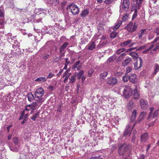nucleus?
<instances>
[{
	"label": "nucleus",
	"instance_id": "obj_1",
	"mask_svg": "<svg viewBox=\"0 0 159 159\" xmlns=\"http://www.w3.org/2000/svg\"><path fill=\"white\" fill-rule=\"evenodd\" d=\"M131 146L125 143L122 144L119 147L118 152L120 156H125L127 157L131 152Z\"/></svg>",
	"mask_w": 159,
	"mask_h": 159
},
{
	"label": "nucleus",
	"instance_id": "obj_2",
	"mask_svg": "<svg viewBox=\"0 0 159 159\" xmlns=\"http://www.w3.org/2000/svg\"><path fill=\"white\" fill-rule=\"evenodd\" d=\"M132 94V90L130 86L127 85L125 86L124 89L123 94L124 97L126 98H129Z\"/></svg>",
	"mask_w": 159,
	"mask_h": 159
},
{
	"label": "nucleus",
	"instance_id": "obj_3",
	"mask_svg": "<svg viewBox=\"0 0 159 159\" xmlns=\"http://www.w3.org/2000/svg\"><path fill=\"white\" fill-rule=\"evenodd\" d=\"M106 81L108 84L111 86L116 84L118 82V80L116 78L112 77H108Z\"/></svg>",
	"mask_w": 159,
	"mask_h": 159
},
{
	"label": "nucleus",
	"instance_id": "obj_4",
	"mask_svg": "<svg viewBox=\"0 0 159 159\" xmlns=\"http://www.w3.org/2000/svg\"><path fill=\"white\" fill-rule=\"evenodd\" d=\"M137 25V24L135 23L133 26V23L130 22L127 25L125 28L129 32L132 33L136 31Z\"/></svg>",
	"mask_w": 159,
	"mask_h": 159
},
{
	"label": "nucleus",
	"instance_id": "obj_5",
	"mask_svg": "<svg viewBox=\"0 0 159 159\" xmlns=\"http://www.w3.org/2000/svg\"><path fill=\"white\" fill-rule=\"evenodd\" d=\"M130 2L129 0H123L120 7L125 11H127L129 7Z\"/></svg>",
	"mask_w": 159,
	"mask_h": 159
},
{
	"label": "nucleus",
	"instance_id": "obj_6",
	"mask_svg": "<svg viewBox=\"0 0 159 159\" xmlns=\"http://www.w3.org/2000/svg\"><path fill=\"white\" fill-rule=\"evenodd\" d=\"M133 127L134 126H132L130 124L126 126L123 132V135L124 136H126L128 134H129V135L130 136Z\"/></svg>",
	"mask_w": 159,
	"mask_h": 159
},
{
	"label": "nucleus",
	"instance_id": "obj_7",
	"mask_svg": "<svg viewBox=\"0 0 159 159\" xmlns=\"http://www.w3.org/2000/svg\"><path fill=\"white\" fill-rule=\"evenodd\" d=\"M44 93V90L42 88H39L37 89L35 92V97L37 98H42Z\"/></svg>",
	"mask_w": 159,
	"mask_h": 159
},
{
	"label": "nucleus",
	"instance_id": "obj_8",
	"mask_svg": "<svg viewBox=\"0 0 159 159\" xmlns=\"http://www.w3.org/2000/svg\"><path fill=\"white\" fill-rule=\"evenodd\" d=\"M70 9L74 15L77 14L79 13V10L78 7L73 4L70 5Z\"/></svg>",
	"mask_w": 159,
	"mask_h": 159
},
{
	"label": "nucleus",
	"instance_id": "obj_9",
	"mask_svg": "<svg viewBox=\"0 0 159 159\" xmlns=\"http://www.w3.org/2000/svg\"><path fill=\"white\" fill-rule=\"evenodd\" d=\"M143 63V61L141 57H139V60H136V62L134 64V68L135 70H137L140 68Z\"/></svg>",
	"mask_w": 159,
	"mask_h": 159
},
{
	"label": "nucleus",
	"instance_id": "obj_10",
	"mask_svg": "<svg viewBox=\"0 0 159 159\" xmlns=\"http://www.w3.org/2000/svg\"><path fill=\"white\" fill-rule=\"evenodd\" d=\"M140 105L141 108L143 110L146 109L148 106V102L143 99H140Z\"/></svg>",
	"mask_w": 159,
	"mask_h": 159
},
{
	"label": "nucleus",
	"instance_id": "obj_11",
	"mask_svg": "<svg viewBox=\"0 0 159 159\" xmlns=\"http://www.w3.org/2000/svg\"><path fill=\"white\" fill-rule=\"evenodd\" d=\"M147 113L145 112H142L139 115V117L136 122V123H139L146 116Z\"/></svg>",
	"mask_w": 159,
	"mask_h": 159
},
{
	"label": "nucleus",
	"instance_id": "obj_12",
	"mask_svg": "<svg viewBox=\"0 0 159 159\" xmlns=\"http://www.w3.org/2000/svg\"><path fill=\"white\" fill-rule=\"evenodd\" d=\"M159 109L156 110L153 112L152 113V115H151L150 116V115H148L147 119L148 120H149L152 118H153L157 117L159 114Z\"/></svg>",
	"mask_w": 159,
	"mask_h": 159
},
{
	"label": "nucleus",
	"instance_id": "obj_13",
	"mask_svg": "<svg viewBox=\"0 0 159 159\" xmlns=\"http://www.w3.org/2000/svg\"><path fill=\"white\" fill-rule=\"evenodd\" d=\"M136 77V75L134 74H132L129 76V78L130 81L133 83H136L138 81Z\"/></svg>",
	"mask_w": 159,
	"mask_h": 159
},
{
	"label": "nucleus",
	"instance_id": "obj_14",
	"mask_svg": "<svg viewBox=\"0 0 159 159\" xmlns=\"http://www.w3.org/2000/svg\"><path fill=\"white\" fill-rule=\"evenodd\" d=\"M81 64L80 63V61L79 60L76 61L72 66V68L74 69L76 68L78 70H79L81 68Z\"/></svg>",
	"mask_w": 159,
	"mask_h": 159
},
{
	"label": "nucleus",
	"instance_id": "obj_15",
	"mask_svg": "<svg viewBox=\"0 0 159 159\" xmlns=\"http://www.w3.org/2000/svg\"><path fill=\"white\" fill-rule=\"evenodd\" d=\"M108 43L107 40L101 41L99 44L97 46V48L98 49H100L106 46Z\"/></svg>",
	"mask_w": 159,
	"mask_h": 159
},
{
	"label": "nucleus",
	"instance_id": "obj_16",
	"mask_svg": "<svg viewBox=\"0 0 159 159\" xmlns=\"http://www.w3.org/2000/svg\"><path fill=\"white\" fill-rule=\"evenodd\" d=\"M25 111H23L21 113V116L19 119V120L24 119L23 121L21 122V124H23L25 123L27 121L28 119L25 116Z\"/></svg>",
	"mask_w": 159,
	"mask_h": 159
},
{
	"label": "nucleus",
	"instance_id": "obj_17",
	"mask_svg": "<svg viewBox=\"0 0 159 159\" xmlns=\"http://www.w3.org/2000/svg\"><path fill=\"white\" fill-rule=\"evenodd\" d=\"M148 138V133H144L141 136V141L142 142H145L147 141Z\"/></svg>",
	"mask_w": 159,
	"mask_h": 159
},
{
	"label": "nucleus",
	"instance_id": "obj_18",
	"mask_svg": "<svg viewBox=\"0 0 159 159\" xmlns=\"http://www.w3.org/2000/svg\"><path fill=\"white\" fill-rule=\"evenodd\" d=\"M131 61L132 59L131 58L126 59L122 61V66H126Z\"/></svg>",
	"mask_w": 159,
	"mask_h": 159
},
{
	"label": "nucleus",
	"instance_id": "obj_19",
	"mask_svg": "<svg viewBox=\"0 0 159 159\" xmlns=\"http://www.w3.org/2000/svg\"><path fill=\"white\" fill-rule=\"evenodd\" d=\"M95 46L94 42H91L88 45V48L89 50H92L95 48Z\"/></svg>",
	"mask_w": 159,
	"mask_h": 159
},
{
	"label": "nucleus",
	"instance_id": "obj_20",
	"mask_svg": "<svg viewBox=\"0 0 159 159\" xmlns=\"http://www.w3.org/2000/svg\"><path fill=\"white\" fill-rule=\"evenodd\" d=\"M134 107V102L131 101H130L129 102L127 105V108L129 110H131Z\"/></svg>",
	"mask_w": 159,
	"mask_h": 159
},
{
	"label": "nucleus",
	"instance_id": "obj_21",
	"mask_svg": "<svg viewBox=\"0 0 159 159\" xmlns=\"http://www.w3.org/2000/svg\"><path fill=\"white\" fill-rule=\"evenodd\" d=\"M132 42L131 40H127L126 41L124 42L121 43L120 46L122 47H125L126 46H129L130 45Z\"/></svg>",
	"mask_w": 159,
	"mask_h": 159
},
{
	"label": "nucleus",
	"instance_id": "obj_22",
	"mask_svg": "<svg viewBox=\"0 0 159 159\" xmlns=\"http://www.w3.org/2000/svg\"><path fill=\"white\" fill-rule=\"evenodd\" d=\"M137 115V111L136 110H134L132 113V115L131 118V121H133L135 119Z\"/></svg>",
	"mask_w": 159,
	"mask_h": 159
},
{
	"label": "nucleus",
	"instance_id": "obj_23",
	"mask_svg": "<svg viewBox=\"0 0 159 159\" xmlns=\"http://www.w3.org/2000/svg\"><path fill=\"white\" fill-rule=\"evenodd\" d=\"M134 98L135 99H138L139 98V94L138 93L137 88L134 91Z\"/></svg>",
	"mask_w": 159,
	"mask_h": 159
},
{
	"label": "nucleus",
	"instance_id": "obj_24",
	"mask_svg": "<svg viewBox=\"0 0 159 159\" xmlns=\"http://www.w3.org/2000/svg\"><path fill=\"white\" fill-rule=\"evenodd\" d=\"M129 54L133 57L134 58L137 59L138 58H139V55L136 52H130L129 53Z\"/></svg>",
	"mask_w": 159,
	"mask_h": 159
},
{
	"label": "nucleus",
	"instance_id": "obj_25",
	"mask_svg": "<svg viewBox=\"0 0 159 159\" xmlns=\"http://www.w3.org/2000/svg\"><path fill=\"white\" fill-rule=\"evenodd\" d=\"M121 24V21L120 20L117 21L115 27L113 28V30H117Z\"/></svg>",
	"mask_w": 159,
	"mask_h": 159
},
{
	"label": "nucleus",
	"instance_id": "obj_26",
	"mask_svg": "<svg viewBox=\"0 0 159 159\" xmlns=\"http://www.w3.org/2000/svg\"><path fill=\"white\" fill-rule=\"evenodd\" d=\"M89 10L87 9H85L82 11L80 14V15L82 17H84L87 16Z\"/></svg>",
	"mask_w": 159,
	"mask_h": 159
},
{
	"label": "nucleus",
	"instance_id": "obj_27",
	"mask_svg": "<svg viewBox=\"0 0 159 159\" xmlns=\"http://www.w3.org/2000/svg\"><path fill=\"white\" fill-rule=\"evenodd\" d=\"M28 100L30 102H31L34 99V97L31 93H28Z\"/></svg>",
	"mask_w": 159,
	"mask_h": 159
},
{
	"label": "nucleus",
	"instance_id": "obj_28",
	"mask_svg": "<svg viewBox=\"0 0 159 159\" xmlns=\"http://www.w3.org/2000/svg\"><path fill=\"white\" fill-rule=\"evenodd\" d=\"M126 55V54L125 53H123L120 55L119 57L117 58V61H121L123 60L124 57Z\"/></svg>",
	"mask_w": 159,
	"mask_h": 159
},
{
	"label": "nucleus",
	"instance_id": "obj_29",
	"mask_svg": "<svg viewBox=\"0 0 159 159\" xmlns=\"http://www.w3.org/2000/svg\"><path fill=\"white\" fill-rule=\"evenodd\" d=\"M46 78L45 77H41L37 78L35 81L40 83L44 82L46 80Z\"/></svg>",
	"mask_w": 159,
	"mask_h": 159
},
{
	"label": "nucleus",
	"instance_id": "obj_30",
	"mask_svg": "<svg viewBox=\"0 0 159 159\" xmlns=\"http://www.w3.org/2000/svg\"><path fill=\"white\" fill-rule=\"evenodd\" d=\"M68 43L67 42L65 43L61 46L60 49V52H62L64 49L66 47Z\"/></svg>",
	"mask_w": 159,
	"mask_h": 159
},
{
	"label": "nucleus",
	"instance_id": "obj_31",
	"mask_svg": "<svg viewBox=\"0 0 159 159\" xmlns=\"http://www.w3.org/2000/svg\"><path fill=\"white\" fill-rule=\"evenodd\" d=\"M38 98L39 99L36 100L35 101L38 104H39L40 105L44 102L45 99L43 98Z\"/></svg>",
	"mask_w": 159,
	"mask_h": 159
},
{
	"label": "nucleus",
	"instance_id": "obj_32",
	"mask_svg": "<svg viewBox=\"0 0 159 159\" xmlns=\"http://www.w3.org/2000/svg\"><path fill=\"white\" fill-rule=\"evenodd\" d=\"M108 72L107 71L101 73L100 75L101 80L104 79V77L108 75Z\"/></svg>",
	"mask_w": 159,
	"mask_h": 159
},
{
	"label": "nucleus",
	"instance_id": "obj_33",
	"mask_svg": "<svg viewBox=\"0 0 159 159\" xmlns=\"http://www.w3.org/2000/svg\"><path fill=\"white\" fill-rule=\"evenodd\" d=\"M39 105L36 102L33 103L32 104V109L33 110H35L39 107Z\"/></svg>",
	"mask_w": 159,
	"mask_h": 159
},
{
	"label": "nucleus",
	"instance_id": "obj_34",
	"mask_svg": "<svg viewBox=\"0 0 159 159\" xmlns=\"http://www.w3.org/2000/svg\"><path fill=\"white\" fill-rule=\"evenodd\" d=\"M39 114V112H37L34 114L33 116L31 117V119L35 121L36 120V118H37Z\"/></svg>",
	"mask_w": 159,
	"mask_h": 159
},
{
	"label": "nucleus",
	"instance_id": "obj_35",
	"mask_svg": "<svg viewBox=\"0 0 159 159\" xmlns=\"http://www.w3.org/2000/svg\"><path fill=\"white\" fill-rule=\"evenodd\" d=\"M146 29H142L140 30L141 33H139V37L140 39L143 36V35L145 34V32L146 31Z\"/></svg>",
	"mask_w": 159,
	"mask_h": 159
},
{
	"label": "nucleus",
	"instance_id": "obj_36",
	"mask_svg": "<svg viewBox=\"0 0 159 159\" xmlns=\"http://www.w3.org/2000/svg\"><path fill=\"white\" fill-rule=\"evenodd\" d=\"M51 4L54 6H58L59 4V1L58 0H52Z\"/></svg>",
	"mask_w": 159,
	"mask_h": 159
},
{
	"label": "nucleus",
	"instance_id": "obj_37",
	"mask_svg": "<svg viewBox=\"0 0 159 159\" xmlns=\"http://www.w3.org/2000/svg\"><path fill=\"white\" fill-rule=\"evenodd\" d=\"M76 76V75H75L72 76L70 78H69L70 80V83L72 84L75 81V77Z\"/></svg>",
	"mask_w": 159,
	"mask_h": 159
},
{
	"label": "nucleus",
	"instance_id": "obj_38",
	"mask_svg": "<svg viewBox=\"0 0 159 159\" xmlns=\"http://www.w3.org/2000/svg\"><path fill=\"white\" fill-rule=\"evenodd\" d=\"M118 34L117 32H112L110 34V37L112 39H114L116 37Z\"/></svg>",
	"mask_w": 159,
	"mask_h": 159
},
{
	"label": "nucleus",
	"instance_id": "obj_39",
	"mask_svg": "<svg viewBox=\"0 0 159 159\" xmlns=\"http://www.w3.org/2000/svg\"><path fill=\"white\" fill-rule=\"evenodd\" d=\"M116 55H114L108 59V61H109V62H111L115 60L116 59Z\"/></svg>",
	"mask_w": 159,
	"mask_h": 159
},
{
	"label": "nucleus",
	"instance_id": "obj_40",
	"mask_svg": "<svg viewBox=\"0 0 159 159\" xmlns=\"http://www.w3.org/2000/svg\"><path fill=\"white\" fill-rule=\"evenodd\" d=\"M148 45L147 44L146 45L142 46L138 48H137L136 51H141V50L143 49L148 47Z\"/></svg>",
	"mask_w": 159,
	"mask_h": 159
},
{
	"label": "nucleus",
	"instance_id": "obj_41",
	"mask_svg": "<svg viewBox=\"0 0 159 159\" xmlns=\"http://www.w3.org/2000/svg\"><path fill=\"white\" fill-rule=\"evenodd\" d=\"M154 73L156 74L159 70V65L157 64H156L155 66Z\"/></svg>",
	"mask_w": 159,
	"mask_h": 159
},
{
	"label": "nucleus",
	"instance_id": "obj_42",
	"mask_svg": "<svg viewBox=\"0 0 159 159\" xmlns=\"http://www.w3.org/2000/svg\"><path fill=\"white\" fill-rule=\"evenodd\" d=\"M129 15L128 14L125 15L122 17V21H125L128 18Z\"/></svg>",
	"mask_w": 159,
	"mask_h": 159
},
{
	"label": "nucleus",
	"instance_id": "obj_43",
	"mask_svg": "<svg viewBox=\"0 0 159 159\" xmlns=\"http://www.w3.org/2000/svg\"><path fill=\"white\" fill-rule=\"evenodd\" d=\"M13 141L14 143L16 145H17L18 143V139L17 137H14L13 138Z\"/></svg>",
	"mask_w": 159,
	"mask_h": 159
},
{
	"label": "nucleus",
	"instance_id": "obj_44",
	"mask_svg": "<svg viewBox=\"0 0 159 159\" xmlns=\"http://www.w3.org/2000/svg\"><path fill=\"white\" fill-rule=\"evenodd\" d=\"M103 157L101 156H99L96 157H93L90 158L89 159H102Z\"/></svg>",
	"mask_w": 159,
	"mask_h": 159
},
{
	"label": "nucleus",
	"instance_id": "obj_45",
	"mask_svg": "<svg viewBox=\"0 0 159 159\" xmlns=\"http://www.w3.org/2000/svg\"><path fill=\"white\" fill-rule=\"evenodd\" d=\"M129 79V77H128L127 76H123L122 77L123 81L125 82H127Z\"/></svg>",
	"mask_w": 159,
	"mask_h": 159
},
{
	"label": "nucleus",
	"instance_id": "obj_46",
	"mask_svg": "<svg viewBox=\"0 0 159 159\" xmlns=\"http://www.w3.org/2000/svg\"><path fill=\"white\" fill-rule=\"evenodd\" d=\"M159 48V42L156 45L154 48L153 49L154 51H156Z\"/></svg>",
	"mask_w": 159,
	"mask_h": 159
},
{
	"label": "nucleus",
	"instance_id": "obj_47",
	"mask_svg": "<svg viewBox=\"0 0 159 159\" xmlns=\"http://www.w3.org/2000/svg\"><path fill=\"white\" fill-rule=\"evenodd\" d=\"M114 1V0H106L104 1V2L107 4H109Z\"/></svg>",
	"mask_w": 159,
	"mask_h": 159
},
{
	"label": "nucleus",
	"instance_id": "obj_48",
	"mask_svg": "<svg viewBox=\"0 0 159 159\" xmlns=\"http://www.w3.org/2000/svg\"><path fill=\"white\" fill-rule=\"evenodd\" d=\"M137 10H135V11L134 12V13L133 15V16L132 17V20L134 19L137 16Z\"/></svg>",
	"mask_w": 159,
	"mask_h": 159
},
{
	"label": "nucleus",
	"instance_id": "obj_49",
	"mask_svg": "<svg viewBox=\"0 0 159 159\" xmlns=\"http://www.w3.org/2000/svg\"><path fill=\"white\" fill-rule=\"evenodd\" d=\"M154 33L156 34L157 35H159V27H157L154 30Z\"/></svg>",
	"mask_w": 159,
	"mask_h": 159
},
{
	"label": "nucleus",
	"instance_id": "obj_50",
	"mask_svg": "<svg viewBox=\"0 0 159 159\" xmlns=\"http://www.w3.org/2000/svg\"><path fill=\"white\" fill-rule=\"evenodd\" d=\"M71 74V73H69L68 75L65 76V78L64 80V83H66V81L67 80L68 78L70 76Z\"/></svg>",
	"mask_w": 159,
	"mask_h": 159
},
{
	"label": "nucleus",
	"instance_id": "obj_51",
	"mask_svg": "<svg viewBox=\"0 0 159 159\" xmlns=\"http://www.w3.org/2000/svg\"><path fill=\"white\" fill-rule=\"evenodd\" d=\"M10 149L13 152H17L18 151V148H14L13 147H10Z\"/></svg>",
	"mask_w": 159,
	"mask_h": 159
},
{
	"label": "nucleus",
	"instance_id": "obj_52",
	"mask_svg": "<svg viewBox=\"0 0 159 159\" xmlns=\"http://www.w3.org/2000/svg\"><path fill=\"white\" fill-rule=\"evenodd\" d=\"M137 47H135L134 48H129V49H127V50L126 51V52H131L133 50H134L135 49H137Z\"/></svg>",
	"mask_w": 159,
	"mask_h": 159
},
{
	"label": "nucleus",
	"instance_id": "obj_53",
	"mask_svg": "<svg viewBox=\"0 0 159 159\" xmlns=\"http://www.w3.org/2000/svg\"><path fill=\"white\" fill-rule=\"evenodd\" d=\"M54 75H55L52 74V73H50L48 75L47 79H50Z\"/></svg>",
	"mask_w": 159,
	"mask_h": 159
},
{
	"label": "nucleus",
	"instance_id": "obj_54",
	"mask_svg": "<svg viewBox=\"0 0 159 159\" xmlns=\"http://www.w3.org/2000/svg\"><path fill=\"white\" fill-rule=\"evenodd\" d=\"M107 40V36H102L101 38V41Z\"/></svg>",
	"mask_w": 159,
	"mask_h": 159
},
{
	"label": "nucleus",
	"instance_id": "obj_55",
	"mask_svg": "<svg viewBox=\"0 0 159 159\" xmlns=\"http://www.w3.org/2000/svg\"><path fill=\"white\" fill-rule=\"evenodd\" d=\"M84 73V71L83 70H80L79 72L78 73H75V75H79L80 76H81Z\"/></svg>",
	"mask_w": 159,
	"mask_h": 159
},
{
	"label": "nucleus",
	"instance_id": "obj_56",
	"mask_svg": "<svg viewBox=\"0 0 159 159\" xmlns=\"http://www.w3.org/2000/svg\"><path fill=\"white\" fill-rule=\"evenodd\" d=\"M69 72V70L67 69L66 70V71L63 74V77H64L65 76H66V75H67L69 74V73H68V72Z\"/></svg>",
	"mask_w": 159,
	"mask_h": 159
},
{
	"label": "nucleus",
	"instance_id": "obj_57",
	"mask_svg": "<svg viewBox=\"0 0 159 159\" xmlns=\"http://www.w3.org/2000/svg\"><path fill=\"white\" fill-rule=\"evenodd\" d=\"M135 134L134 133L133 134V137L132 138V140H131V141L132 142H135Z\"/></svg>",
	"mask_w": 159,
	"mask_h": 159
},
{
	"label": "nucleus",
	"instance_id": "obj_58",
	"mask_svg": "<svg viewBox=\"0 0 159 159\" xmlns=\"http://www.w3.org/2000/svg\"><path fill=\"white\" fill-rule=\"evenodd\" d=\"M154 108L153 107H152L150 108V112L149 113V115L150 116L152 115V113H153V111L154 110Z\"/></svg>",
	"mask_w": 159,
	"mask_h": 159
},
{
	"label": "nucleus",
	"instance_id": "obj_59",
	"mask_svg": "<svg viewBox=\"0 0 159 159\" xmlns=\"http://www.w3.org/2000/svg\"><path fill=\"white\" fill-rule=\"evenodd\" d=\"M132 70L131 68L130 67H128L126 68V72L127 73H129Z\"/></svg>",
	"mask_w": 159,
	"mask_h": 159
},
{
	"label": "nucleus",
	"instance_id": "obj_60",
	"mask_svg": "<svg viewBox=\"0 0 159 159\" xmlns=\"http://www.w3.org/2000/svg\"><path fill=\"white\" fill-rule=\"evenodd\" d=\"M4 14L3 11L0 9V17H3L4 16Z\"/></svg>",
	"mask_w": 159,
	"mask_h": 159
},
{
	"label": "nucleus",
	"instance_id": "obj_61",
	"mask_svg": "<svg viewBox=\"0 0 159 159\" xmlns=\"http://www.w3.org/2000/svg\"><path fill=\"white\" fill-rule=\"evenodd\" d=\"M135 10H137L136 9V7L134 6H132L131 9V11L132 12L134 11V12Z\"/></svg>",
	"mask_w": 159,
	"mask_h": 159
},
{
	"label": "nucleus",
	"instance_id": "obj_62",
	"mask_svg": "<svg viewBox=\"0 0 159 159\" xmlns=\"http://www.w3.org/2000/svg\"><path fill=\"white\" fill-rule=\"evenodd\" d=\"M123 52V50L121 49H119L116 52V53L118 54H120V53Z\"/></svg>",
	"mask_w": 159,
	"mask_h": 159
},
{
	"label": "nucleus",
	"instance_id": "obj_63",
	"mask_svg": "<svg viewBox=\"0 0 159 159\" xmlns=\"http://www.w3.org/2000/svg\"><path fill=\"white\" fill-rule=\"evenodd\" d=\"M137 1L136 3L138 4V6H139L143 1V0H137Z\"/></svg>",
	"mask_w": 159,
	"mask_h": 159
},
{
	"label": "nucleus",
	"instance_id": "obj_64",
	"mask_svg": "<svg viewBox=\"0 0 159 159\" xmlns=\"http://www.w3.org/2000/svg\"><path fill=\"white\" fill-rule=\"evenodd\" d=\"M145 158V156L144 154H142L139 156L138 159H144Z\"/></svg>",
	"mask_w": 159,
	"mask_h": 159
}]
</instances>
